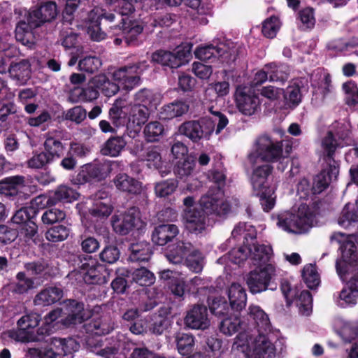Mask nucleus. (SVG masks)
<instances>
[{
	"mask_svg": "<svg viewBox=\"0 0 358 358\" xmlns=\"http://www.w3.org/2000/svg\"><path fill=\"white\" fill-rule=\"evenodd\" d=\"M125 105V99H117L115 101L109 110L108 114L110 120L115 127H120L124 124L122 109L124 108Z\"/></svg>",
	"mask_w": 358,
	"mask_h": 358,
	"instance_id": "51",
	"label": "nucleus"
},
{
	"mask_svg": "<svg viewBox=\"0 0 358 358\" xmlns=\"http://www.w3.org/2000/svg\"><path fill=\"white\" fill-rule=\"evenodd\" d=\"M115 186L120 191L131 194H139L143 190L142 183L126 173H119L113 179Z\"/></svg>",
	"mask_w": 358,
	"mask_h": 358,
	"instance_id": "25",
	"label": "nucleus"
},
{
	"mask_svg": "<svg viewBox=\"0 0 358 358\" xmlns=\"http://www.w3.org/2000/svg\"><path fill=\"white\" fill-rule=\"evenodd\" d=\"M150 117V110L144 105L134 104L131 106L129 113V123L133 126L141 127Z\"/></svg>",
	"mask_w": 358,
	"mask_h": 358,
	"instance_id": "41",
	"label": "nucleus"
},
{
	"mask_svg": "<svg viewBox=\"0 0 358 358\" xmlns=\"http://www.w3.org/2000/svg\"><path fill=\"white\" fill-rule=\"evenodd\" d=\"M214 131V122L208 117L196 120H188L183 122L178 128V132L185 136L192 142L200 140H208Z\"/></svg>",
	"mask_w": 358,
	"mask_h": 358,
	"instance_id": "6",
	"label": "nucleus"
},
{
	"mask_svg": "<svg viewBox=\"0 0 358 358\" xmlns=\"http://www.w3.org/2000/svg\"><path fill=\"white\" fill-rule=\"evenodd\" d=\"M62 308L64 317L62 319V323L66 327L81 324L90 317L84 304L75 300L64 301Z\"/></svg>",
	"mask_w": 358,
	"mask_h": 358,
	"instance_id": "16",
	"label": "nucleus"
},
{
	"mask_svg": "<svg viewBox=\"0 0 358 358\" xmlns=\"http://www.w3.org/2000/svg\"><path fill=\"white\" fill-rule=\"evenodd\" d=\"M202 210L206 214L224 215L230 211L231 207L224 200L223 192L218 188L210 189L199 201Z\"/></svg>",
	"mask_w": 358,
	"mask_h": 358,
	"instance_id": "11",
	"label": "nucleus"
},
{
	"mask_svg": "<svg viewBox=\"0 0 358 358\" xmlns=\"http://www.w3.org/2000/svg\"><path fill=\"white\" fill-rule=\"evenodd\" d=\"M57 131L48 132L45 135V140L43 143L44 152L53 162L60 158L64 152V146L57 138Z\"/></svg>",
	"mask_w": 358,
	"mask_h": 358,
	"instance_id": "29",
	"label": "nucleus"
},
{
	"mask_svg": "<svg viewBox=\"0 0 358 358\" xmlns=\"http://www.w3.org/2000/svg\"><path fill=\"white\" fill-rule=\"evenodd\" d=\"M51 345L57 350L58 355L71 354L78 351L80 348V344L72 338H54L52 340Z\"/></svg>",
	"mask_w": 358,
	"mask_h": 358,
	"instance_id": "42",
	"label": "nucleus"
},
{
	"mask_svg": "<svg viewBox=\"0 0 358 358\" xmlns=\"http://www.w3.org/2000/svg\"><path fill=\"white\" fill-rule=\"evenodd\" d=\"M250 259L257 267H263L266 264H273L271 259L273 250L271 246L264 244L252 243L248 245Z\"/></svg>",
	"mask_w": 358,
	"mask_h": 358,
	"instance_id": "23",
	"label": "nucleus"
},
{
	"mask_svg": "<svg viewBox=\"0 0 358 358\" xmlns=\"http://www.w3.org/2000/svg\"><path fill=\"white\" fill-rule=\"evenodd\" d=\"M8 73L12 79L19 85H24L30 79L31 75V62L29 60L22 59L8 67Z\"/></svg>",
	"mask_w": 358,
	"mask_h": 358,
	"instance_id": "28",
	"label": "nucleus"
},
{
	"mask_svg": "<svg viewBox=\"0 0 358 358\" xmlns=\"http://www.w3.org/2000/svg\"><path fill=\"white\" fill-rule=\"evenodd\" d=\"M342 89L345 94V102L348 106H355L358 103V87L355 82L344 83Z\"/></svg>",
	"mask_w": 358,
	"mask_h": 358,
	"instance_id": "58",
	"label": "nucleus"
},
{
	"mask_svg": "<svg viewBox=\"0 0 358 358\" xmlns=\"http://www.w3.org/2000/svg\"><path fill=\"white\" fill-rule=\"evenodd\" d=\"M102 18L110 22L115 21L117 16L115 13H107L100 8H94L88 14L87 21V31L92 40L100 41L106 38V33L100 27V21Z\"/></svg>",
	"mask_w": 358,
	"mask_h": 358,
	"instance_id": "12",
	"label": "nucleus"
},
{
	"mask_svg": "<svg viewBox=\"0 0 358 358\" xmlns=\"http://www.w3.org/2000/svg\"><path fill=\"white\" fill-rule=\"evenodd\" d=\"M302 277L305 283L310 289L315 288L320 283L319 275L315 266L313 264H308L304 266Z\"/></svg>",
	"mask_w": 358,
	"mask_h": 358,
	"instance_id": "57",
	"label": "nucleus"
},
{
	"mask_svg": "<svg viewBox=\"0 0 358 358\" xmlns=\"http://www.w3.org/2000/svg\"><path fill=\"white\" fill-rule=\"evenodd\" d=\"M276 274L277 270L274 264H266L250 271L247 277V284L250 292L256 294L266 290Z\"/></svg>",
	"mask_w": 358,
	"mask_h": 358,
	"instance_id": "10",
	"label": "nucleus"
},
{
	"mask_svg": "<svg viewBox=\"0 0 358 358\" xmlns=\"http://www.w3.org/2000/svg\"><path fill=\"white\" fill-rule=\"evenodd\" d=\"M79 194L71 187L66 185L59 186L49 196L41 195L36 198V203L43 206H52L59 201L71 203L78 199Z\"/></svg>",
	"mask_w": 358,
	"mask_h": 358,
	"instance_id": "19",
	"label": "nucleus"
},
{
	"mask_svg": "<svg viewBox=\"0 0 358 358\" xmlns=\"http://www.w3.org/2000/svg\"><path fill=\"white\" fill-rule=\"evenodd\" d=\"M164 134V127L159 121H151L145 124L143 129L144 136L148 142L158 141Z\"/></svg>",
	"mask_w": 358,
	"mask_h": 358,
	"instance_id": "47",
	"label": "nucleus"
},
{
	"mask_svg": "<svg viewBox=\"0 0 358 358\" xmlns=\"http://www.w3.org/2000/svg\"><path fill=\"white\" fill-rule=\"evenodd\" d=\"M111 222L116 233L122 235L127 234L134 228L140 227L141 224L140 211L136 207L131 208L124 214L113 215Z\"/></svg>",
	"mask_w": 358,
	"mask_h": 358,
	"instance_id": "13",
	"label": "nucleus"
},
{
	"mask_svg": "<svg viewBox=\"0 0 358 358\" xmlns=\"http://www.w3.org/2000/svg\"><path fill=\"white\" fill-rule=\"evenodd\" d=\"M176 342L179 353L185 355L192 351L194 338L192 334L178 333L176 336Z\"/></svg>",
	"mask_w": 358,
	"mask_h": 358,
	"instance_id": "50",
	"label": "nucleus"
},
{
	"mask_svg": "<svg viewBox=\"0 0 358 358\" xmlns=\"http://www.w3.org/2000/svg\"><path fill=\"white\" fill-rule=\"evenodd\" d=\"M312 303L313 299L310 292L308 291L301 292L296 301L299 313L303 315H309L312 312Z\"/></svg>",
	"mask_w": 358,
	"mask_h": 358,
	"instance_id": "60",
	"label": "nucleus"
},
{
	"mask_svg": "<svg viewBox=\"0 0 358 358\" xmlns=\"http://www.w3.org/2000/svg\"><path fill=\"white\" fill-rule=\"evenodd\" d=\"M184 324L191 329L205 330L210 326L208 310L206 306L196 304L187 311Z\"/></svg>",
	"mask_w": 358,
	"mask_h": 358,
	"instance_id": "15",
	"label": "nucleus"
},
{
	"mask_svg": "<svg viewBox=\"0 0 358 358\" xmlns=\"http://www.w3.org/2000/svg\"><path fill=\"white\" fill-rule=\"evenodd\" d=\"M129 259L137 263L148 262L152 255L151 246L146 241H140L131 244Z\"/></svg>",
	"mask_w": 358,
	"mask_h": 358,
	"instance_id": "32",
	"label": "nucleus"
},
{
	"mask_svg": "<svg viewBox=\"0 0 358 358\" xmlns=\"http://www.w3.org/2000/svg\"><path fill=\"white\" fill-rule=\"evenodd\" d=\"M85 329L87 333L101 336L109 334L113 329V324L107 322L106 320H95L89 322L85 324Z\"/></svg>",
	"mask_w": 358,
	"mask_h": 358,
	"instance_id": "48",
	"label": "nucleus"
},
{
	"mask_svg": "<svg viewBox=\"0 0 358 358\" xmlns=\"http://www.w3.org/2000/svg\"><path fill=\"white\" fill-rule=\"evenodd\" d=\"M70 229L64 225H57L49 229L45 233V238L51 242H59L66 240L69 236Z\"/></svg>",
	"mask_w": 358,
	"mask_h": 358,
	"instance_id": "54",
	"label": "nucleus"
},
{
	"mask_svg": "<svg viewBox=\"0 0 358 358\" xmlns=\"http://www.w3.org/2000/svg\"><path fill=\"white\" fill-rule=\"evenodd\" d=\"M235 101L238 110L245 115L251 116L260 109L259 97L248 87H237Z\"/></svg>",
	"mask_w": 358,
	"mask_h": 358,
	"instance_id": "14",
	"label": "nucleus"
},
{
	"mask_svg": "<svg viewBox=\"0 0 358 358\" xmlns=\"http://www.w3.org/2000/svg\"><path fill=\"white\" fill-rule=\"evenodd\" d=\"M338 173V171L336 167L331 166L327 171H322L314 180V193L319 194L324 190L333 180H336Z\"/></svg>",
	"mask_w": 358,
	"mask_h": 358,
	"instance_id": "37",
	"label": "nucleus"
},
{
	"mask_svg": "<svg viewBox=\"0 0 358 358\" xmlns=\"http://www.w3.org/2000/svg\"><path fill=\"white\" fill-rule=\"evenodd\" d=\"M179 232L176 225L173 224H161L155 227L152 234V241L158 245H164L172 241Z\"/></svg>",
	"mask_w": 358,
	"mask_h": 358,
	"instance_id": "27",
	"label": "nucleus"
},
{
	"mask_svg": "<svg viewBox=\"0 0 358 358\" xmlns=\"http://www.w3.org/2000/svg\"><path fill=\"white\" fill-rule=\"evenodd\" d=\"M64 296L63 289L57 286H50L42 289L35 296L36 306H49L59 301Z\"/></svg>",
	"mask_w": 358,
	"mask_h": 358,
	"instance_id": "30",
	"label": "nucleus"
},
{
	"mask_svg": "<svg viewBox=\"0 0 358 358\" xmlns=\"http://www.w3.org/2000/svg\"><path fill=\"white\" fill-rule=\"evenodd\" d=\"M357 296L358 287L351 285L345 287L337 294H334V301L338 306L345 307L348 305L355 304Z\"/></svg>",
	"mask_w": 358,
	"mask_h": 358,
	"instance_id": "40",
	"label": "nucleus"
},
{
	"mask_svg": "<svg viewBox=\"0 0 358 358\" xmlns=\"http://www.w3.org/2000/svg\"><path fill=\"white\" fill-rule=\"evenodd\" d=\"M166 308H160L157 313L152 315L149 331L154 334L161 335L171 325Z\"/></svg>",
	"mask_w": 358,
	"mask_h": 358,
	"instance_id": "36",
	"label": "nucleus"
},
{
	"mask_svg": "<svg viewBox=\"0 0 358 358\" xmlns=\"http://www.w3.org/2000/svg\"><path fill=\"white\" fill-rule=\"evenodd\" d=\"M16 280L9 285V290L17 294H23L35 288L33 278H28L24 272H18Z\"/></svg>",
	"mask_w": 358,
	"mask_h": 358,
	"instance_id": "38",
	"label": "nucleus"
},
{
	"mask_svg": "<svg viewBox=\"0 0 358 358\" xmlns=\"http://www.w3.org/2000/svg\"><path fill=\"white\" fill-rule=\"evenodd\" d=\"M106 268L94 260L84 263L80 266V275L87 284H101L107 282L105 273Z\"/></svg>",
	"mask_w": 358,
	"mask_h": 358,
	"instance_id": "21",
	"label": "nucleus"
},
{
	"mask_svg": "<svg viewBox=\"0 0 358 358\" xmlns=\"http://www.w3.org/2000/svg\"><path fill=\"white\" fill-rule=\"evenodd\" d=\"M178 182L174 180H167L156 184L155 194L157 196L165 197L171 194L177 188Z\"/></svg>",
	"mask_w": 358,
	"mask_h": 358,
	"instance_id": "62",
	"label": "nucleus"
},
{
	"mask_svg": "<svg viewBox=\"0 0 358 358\" xmlns=\"http://www.w3.org/2000/svg\"><path fill=\"white\" fill-rule=\"evenodd\" d=\"M116 16L117 15L115 14ZM121 22L120 27L125 42L130 45L143 31V27L138 22L129 20V16L117 17Z\"/></svg>",
	"mask_w": 358,
	"mask_h": 358,
	"instance_id": "31",
	"label": "nucleus"
},
{
	"mask_svg": "<svg viewBox=\"0 0 358 358\" xmlns=\"http://www.w3.org/2000/svg\"><path fill=\"white\" fill-rule=\"evenodd\" d=\"M37 233V226L32 220L21 225L19 229L18 236L26 243L34 241V238Z\"/></svg>",
	"mask_w": 358,
	"mask_h": 358,
	"instance_id": "64",
	"label": "nucleus"
},
{
	"mask_svg": "<svg viewBox=\"0 0 358 358\" xmlns=\"http://www.w3.org/2000/svg\"><path fill=\"white\" fill-rule=\"evenodd\" d=\"M354 241H357L355 236H350L342 245V258L337 260L336 271L343 280L358 281V265L357 264L356 246Z\"/></svg>",
	"mask_w": 358,
	"mask_h": 358,
	"instance_id": "5",
	"label": "nucleus"
},
{
	"mask_svg": "<svg viewBox=\"0 0 358 358\" xmlns=\"http://www.w3.org/2000/svg\"><path fill=\"white\" fill-rule=\"evenodd\" d=\"M146 62L124 66L115 71L113 78L126 90H131L140 85L141 75L147 68Z\"/></svg>",
	"mask_w": 358,
	"mask_h": 358,
	"instance_id": "7",
	"label": "nucleus"
},
{
	"mask_svg": "<svg viewBox=\"0 0 358 358\" xmlns=\"http://www.w3.org/2000/svg\"><path fill=\"white\" fill-rule=\"evenodd\" d=\"M194 249V246L187 241H178L166 254V259L170 263L180 264L184 262L185 258Z\"/></svg>",
	"mask_w": 358,
	"mask_h": 358,
	"instance_id": "26",
	"label": "nucleus"
},
{
	"mask_svg": "<svg viewBox=\"0 0 358 358\" xmlns=\"http://www.w3.org/2000/svg\"><path fill=\"white\" fill-rule=\"evenodd\" d=\"M131 278L133 281L141 286L151 285L155 280L154 274L145 267L134 271L131 273Z\"/></svg>",
	"mask_w": 358,
	"mask_h": 358,
	"instance_id": "53",
	"label": "nucleus"
},
{
	"mask_svg": "<svg viewBox=\"0 0 358 358\" xmlns=\"http://www.w3.org/2000/svg\"><path fill=\"white\" fill-rule=\"evenodd\" d=\"M243 238V243L245 241L248 243L249 239L252 241L256 237V231L255 228L245 222H240L235 226L232 232L231 237L228 240L231 242L232 239H239L241 237Z\"/></svg>",
	"mask_w": 358,
	"mask_h": 358,
	"instance_id": "45",
	"label": "nucleus"
},
{
	"mask_svg": "<svg viewBox=\"0 0 358 358\" xmlns=\"http://www.w3.org/2000/svg\"><path fill=\"white\" fill-rule=\"evenodd\" d=\"M127 145L126 141L122 136L111 137L104 143L101 152L104 155L117 157Z\"/></svg>",
	"mask_w": 358,
	"mask_h": 358,
	"instance_id": "43",
	"label": "nucleus"
},
{
	"mask_svg": "<svg viewBox=\"0 0 358 358\" xmlns=\"http://www.w3.org/2000/svg\"><path fill=\"white\" fill-rule=\"evenodd\" d=\"M194 165V161L190 157H187L182 162H178L175 173L180 178L185 179L192 174Z\"/></svg>",
	"mask_w": 358,
	"mask_h": 358,
	"instance_id": "61",
	"label": "nucleus"
},
{
	"mask_svg": "<svg viewBox=\"0 0 358 358\" xmlns=\"http://www.w3.org/2000/svg\"><path fill=\"white\" fill-rule=\"evenodd\" d=\"M239 329L243 330L241 332H250L251 328L236 315L224 318L220 324V331L227 336L233 335Z\"/></svg>",
	"mask_w": 358,
	"mask_h": 358,
	"instance_id": "34",
	"label": "nucleus"
},
{
	"mask_svg": "<svg viewBox=\"0 0 358 358\" xmlns=\"http://www.w3.org/2000/svg\"><path fill=\"white\" fill-rule=\"evenodd\" d=\"M252 164L264 162H280L288 163V159L282 157V148L280 142L272 139L267 135L259 136L255 143L253 150L248 156Z\"/></svg>",
	"mask_w": 358,
	"mask_h": 358,
	"instance_id": "2",
	"label": "nucleus"
},
{
	"mask_svg": "<svg viewBox=\"0 0 358 358\" xmlns=\"http://www.w3.org/2000/svg\"><path fill=\"white\" fill-rule=\"evenodd\" d=\"M271 332H240L233 349L242 352L247 358H274L275 347Z\"/></svg>",
	"mask_w": 358,
	"mask_h": 358,
	"instance_id": "1",
	"label": "nucleus"
},
{
	"mask_svg": "<svg viewBox=\"0 0 358 358\" xmlns=\"http://www.w3.org/2000/svg\"><path fill=\"white\" fill-rule=\"evenodd\" d=\"M152 61L171 68H178L179 64L173 52L162 50H158L152 54Z\"/></svg>",
	"mask_w": 358,
	"mask_h": 358,
	"instance_id": "49",
	"label": "nucleus"
},
{
	"mask_svg": "<svg viewBox=\"0 0 358 358\" xmlns=\"http://www.w3.org/2000/svg\"><path fill=\"white\" fill-rule=\"evenodd\" d=\"M24 178L20 176L8 177L0 181V193L6 196H14L24 186Z\"/></svg>",
	"mask_w": 358,
	"mask_h": 358,
	"instance_id": "39",
	"label": "nucleus"
},
{
	"mask_svg": "<svg viewBox=\"0 0 358 358\" xmlns=\"http://www.w3.org/2000/svg\"><path fill=\"white\" fill-rule=\"evenodd\" d=\"M41 316L36 313L31 312L22 316L17 321V329L11 330L8 333L10 338L20 342H30L36 340L34 334V329L38 327Z\"/></svg>",
	"mask_w": 358,
	"mask_h": 358,
	"instance_id": "8",
	"label": "nucleus"
},
{
	"mask_svg": "<svg viewBox=\"0 0 358 358\" xmlns=\"http://www.w3.org/2000/svg\"><path fill=\"white\" fill-rule=\"evenodd\" d=\"M248 310V315L254 321L252 327H250V332L252 328L256 329L257 332H271V324L268 315L259 306L251 305Z\"/></svg>",
	"mask_w": 358,
	"mask_h": 358,
	"instance_id": "24",
	"label": "nucleus"
},
{
	"mask_svg": "<svg viewBox=\"0 0 358 358\" xmlns=\"http://www.w3.org/2000/svg\"><path fill=\"white\" fill-rule=\"evenodd\" d=\"M285 99L293 106L298 105L301 101V93L298 85H289L283 92Z\"/></svg>",
	"mask_w": 358,
	"mask_h": 358,
	"instance_id": "63",
	"label": "nucleus"
},
{
	"mask_svg": "<svg viewBox=\"0 0 358 358\" xmlns=\"http://www.w3.org/2000/svg\"><path fill=\"white\" fill-rule=\"evenodd\" d=\"M280 27V22L277 17L272 16L263 22L262 34L267 38H274Z\"/></svg>",
	"mask_w": 358,
	"mask_h": 358,
	"instance_id": "59",
	"label": "nucleus"
},
{
	"mask_svg": "<svg viewBox=\"0 0 358 358\" xmlns=\"http://www.w3.org/2000/svg\"><path fill=\"white\" fill-rule=\"evenodd\" d=\"M266 69L268 70L269 80L271 82L283 83L289 78L290 69L287 65H277L274 63H271L266 65Z\"/></svg>",
	"mask_w": 358,
	"mask_h": 358,
	"instance_id": "44",
	"label": "nucleus"
},
{
	"mask_svg": "<svg viewBox=\"0 0 358 358\" xmlns=\"http://www.w3.org/2000/svg\"><path fill=\"white\" fill-rule=\"evenodd\" d=\"M102 62L101 59L96 56H86L78 62V68L81 71L88 73H93L99 70Z\"/></svg>",
	"mask_w": 358,
	"mask_h": 358,
	"instance_id": "56",
	"label": "nucleus"
},
{
	"mask_svg": "<svg viewBox=\"0 0 358 358\" xmlns=\"http://www.w3.org/2000/svg\"><path fill=\"white\" fill-rule=\"evenodd\" d=\"M228 297L231 309L239 310L246 305L247 296L245 289L237 283H233L229 288Z\"/></svg>",
	"mask_w": 358,
	"mask_h": 358,
	"instance_id": "35",
	"label": "nucleus"
},
{
	"mask_svg": "<svg viewBox=\"0 0 358 358\" xmlns=\"http://www.w3.org/2000/svg\"><path fill=\"white\" fill-rule=\"evenodd\" d=\"M93 83L99 87V90H101L105 96L108 97L115 95L120 87L118 84L111 82L104 74H99L93 77Z\"/></svg>",
	"mask_w": 358,
	"mask_h": 358,
	"instance_id": "46",
	"label": "nucleus"
},
{
	"mask_svg": "<svg viewBox=\"0 0 358 358\" xmlns=\"http://www.w3.org/2000/svg\"><path fill=\"white\" fill-rule=\"evenodd\" d=\"M57 15V5L55 2L49 1L41 5L39 8L32 10L28 16L27 22L31 28L39 27L45 22H50Z\"/></svg>",
	"mask_w": 358,
	"mask_h": 358,
	"instance_id": "18",
	"label": "nucleus"
},
{
	"mask_svg": "<svg viewBox=\"0 0 358 358\" xmlns=\"http://www.w3.org/2000/svg\"><path fill=\"white\" fill-rule=\"evenodd\" d=\"M232 42L224 41L220 42L217 45H208L206 46L198 47L195 52L196 58L203 61H208L212 58L220 57L224 61H234L236 59V50Z\"/></svg>",
	"mask_w": 358,
	"mask_h": 358,
	"instance_id": "9",
	"label": "nucleus"
},
{
	"mask_svg": "<svg viewBox=\"0 0 358 358\" xmlns=\"http://www.w3.org/2000/svg\"><path fill=\"white\" fill-rule=\"evenodd\" d=\"M136 104L144 105L145 107L155 106L159 103V96L150 90L143 89L135 94Z\"/></svg>",
	"mask_w": 358,
	"mask_h": 358,
	"instance_id": "52",
	"label": "nucleus"
},
{
	"mask_svg": "<svg viewBox=\"0 0 358 358\" xmlns=\"http://www.w3.org/2000/svg\"><path fill=\"white\" fill-rule=\"evenodd\" d=\"M185 263L189 270L194 273H199L203 270V257L198 250L194 248L187 257Z\"/></svg>",
	"mask_w": 358,
	"mask_h": 358,
	"instance_id": "55",
	"label": "nucleus"
},
{
	"mask_svg": "<svg viewBox=\"0 0 358 358\" xmlns=\"http://www.w3.org/2000/svg\"><path fill=\"white\" fill-rule=\"evenodd\" d=\"M314 217L308 206L302 204L296 213L285 212L277 217V226L288 233L300 234L313 225Z\"/></svg>",
	"mask_w": 358,
	"mask_h": 358,
	"instance_id": "3",
	"label": "nucleus"
},
{
	"mask_svg": "<svg viewBox=\"0 0 358 358\" xmlns=\"http://www.w3.org/2000/svg\"><path fill=\"white\" fill-rule=\"evenodd\" d=\"M110 168L106 163L87 164L82 167L76 176V181L79 184H84L92 181H101L108 177Z\"/></svg>",
	"mask_w": 358,
	"mask_h": 358,
	"instance_id": "17",
	"label": "nucleus"
},
{
	"mask_svg": "<svg viewBox=\"0 0 358 358\" xmlns=\"http://www.w3.org/2000/svg\"><path fill=\"white\" fill-rule=\"evenodd\" d=\"M251 183L255 191L259 195L260 203L264 211L271 210L275 203L274 189L267 186V178L273 167L268 164H253Z\"/></svg>",
	"mask_w": 358,
	"mask_h": 358,
	"instance_id": "4",
	"label": "nucleus"
},
{
	"mask_svg": "<svg viewBox=\"0 0 358 358\" xmlns=\"http://www.w3.org/2000/svg\"><path fill=\"white\" fill-rule=\"evenodd\" d=\"M189 105L182 101H175L162 106L159 110V118L164 120L180 117L187 113Z\"/></svg>",
	"mask_w": 358,
	"mask_h": 358,
	"instance_id": "33",
	"label": "nucleus"
},
{
	"mask_svg": "<svg viewBox=\"0 0 358 358\" xmlns=\"http://www.w3.org/2000/svg\"><path fill=\"white\" fill-rule=\"evenodd\" d=\"M206 215L202 210L187 209L184 214L187 229L195 234H199L206 230L208 225Z\"/></svg>",
	"mask_w": 358,
	"mask_h": 358,
	"instance_id": "22",
	"label": "nucleus"
},
{
	"mask_svg": "<svg viewBox=\"0 0 358 358\" xmlns=\"http://www.w3.org/2000/svg\"><path fill=\"white\" fill-rule=\"evenodd\" d=\"M92 206L89 208L90 214L96 219L107 218L113 211V206L108 194L99 191L90 199Z\"/></svg>",
	"mask_w": 358,
	"mask_h": 358,
	"instance_id": "20",
	"label": "nucleus"
}]
</instances>
